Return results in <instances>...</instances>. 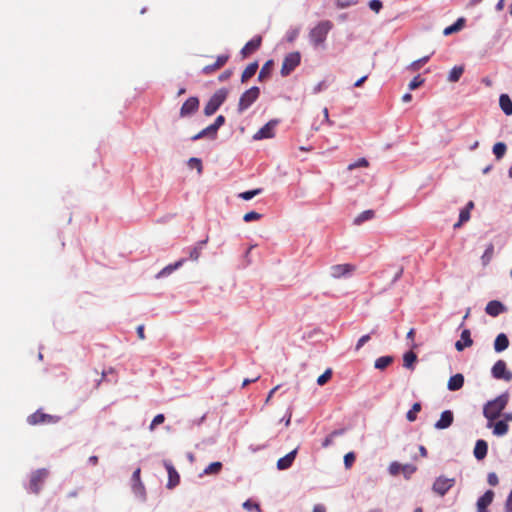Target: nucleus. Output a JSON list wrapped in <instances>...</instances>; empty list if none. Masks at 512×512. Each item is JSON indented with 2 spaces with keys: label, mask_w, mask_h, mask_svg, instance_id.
I'll return each instance as SVG.
<instances>
[{
  "label": "nucleus",
  "mask_w": 512,
  "mask_h": 512,
  "mask_svg": "<svg viewBox=\"0 0 512 512\" xmlns=\"http://www.w3.org/2000/svg\"><path fill=\"white\" fill-rule=\"evenodd\" d=\"M509 401L507 392L499 395L495 399L488 401L483 408V415L489 421L488 427L492 426V421L497 419L505 409Z\"/></svg>",
  "instance_id": "obj_1"
},
{
  "label": "nucleus",
  "mask_w": 512,
  "mask_h": 512,
  "mask_svg": "<svg viewBox=\"0 0 512 512\" xmlns=\"http://www.w3.org/2000/svg\"><path fill=\"white\" fill-rule=\"evenodd\" d=\"M332 27L333 24L329 20L319 22L309 33L310 41L315 46L323 44Z\"/></svg>",
  "instance_id": "obj_2"
},
{
  "label": "nucleus",
  "mask_w": 512,
  "mask_h": 512,
  "mask_svg": "<svg viewBox=\"0 0 512 512\" xmlns=\"http://www.w3.org/2000/svg\"><path fill=\"white\" fill-rule=\"evenodd\" d=\"M227 97V90L220 89L216 91L204 107V114L206 116L213 115L219 107L224 103Z\"/></svg>",
  "instance_id": "obj_3"
},
{
  "label": "nucleus",
  "mask_w": 512,
  "mask_h": 512,
  "mask_svg": "<svg viewBox=\"0 0 512 512\" xmlns=\"http://www.w3.org/2000/svg\"><path fill=\"white\" fill-rule=\"evenodd\" d=\"M260 95V89L256 86L251 87L246 90L239 99L238 102V112L241 114L246 111L258 98Z\"/></svg>",
  "instance_id": "obj_4"
},
{
  "label": "nucleus",
  "mask_w": 512,
  "mask_h": 512,
  "mask_svg": "<svg viewBox=\"0 0 512 512\" xmlns=\"http://www.w3.org/2000/svg\"><path fill=\"white\" fill-rule=\"evenodd\" d=\"M60 419L61 418L57 415L46 414L42 410H37L28 416L27 422L30 425L56 424L60 421Z\"/></svg>",
  "instance_id": "obj_5"
},
{
  "label": "nucleus",
  "mask_w": 512,
  "mask_h": 512,
  "mask_svg": "<svg viewBox=\"0 0 512 512\" xmlns=\"http://www.w3.org/2000/svg\"><path fill=\"white\" fill-rule=\"evenodd\" d=\"M48 474V470L44 468L34 471L30 477L29 490L34 494H38Z\"/></svg>",
  "instance_id": "obj_6"
},
{
  "label": "nucleus",
  "mask_w": 512,
  "mask_h": 512,
  "mask_svg": "<svg viewBox=\"0 0 512 512\" xmlns=\"http://www.w3.org/2000/svg\"><path fill=\"white\" fill-rule=\"evenodd\" d=\"M455 478L439 476L432 485V490L439 496H444L454 485Z\"/></svg>",
  "instance_id": "obj_7"
},
{
  "label": "nucleus",
  "mask_w": 512,
  "mask_h": 512,
  "mask_svg": "<svg viewBox=\"0 0 512 512\" xmlns=\"http://www.w3.org/2000/svg\"><path fill=\"white\" fill-rule=\"evenodd\" d=\"M300 59L301 56L299 52H291L286 55L282 63L281 75H289L300 64Z\"/></svg>",
  "instance_id": "obj_8"
},
{
  "label": "nucleus",
  "mask_w": 512,
  "mask_h": 512,
  "mask_svg": "<svg viewBox=\"0 0 512 512\" xmlns=\"http://www.w3.org/2000/svg\"><path fill=\"white\" fill-rule=\"evenodd\" d=\"M277 125L278 120H270L254 134L253 139L262 140L273 138L275 136V128Z\"/></svg>",
  "instance_id": "obj_9"
},
{
  "label": "nucleus",
  "mask_w": 512,
  "mask_h": 512,
  "mask_svg": "<svg viewBox=\"0 0 512 512\" xmlns=\"http://www.w3.org/2000/svg\"><path fill=\"white\" fill-rule=\"evenodd\" d=\"M492 375L496 379H503L510 381L512 379V372L507 369L505 361L498 360L492 367Z\"/></svg>",
  "instance_id": "obj_10"
},
{
  "label": "nucleus",
  "mask_w": 512,
  "mask_h": 512,
  "mask_svg": "<svg viewBox=\"0 0 512 512\" xmlns=\"http://www.w3.org/2000/svg\"><path fill=\"white\" fill-rule=\"evenodd\" d=\"M355 270H356L355 265L349 264V263L333 265L330 268L331 276L336 279L349 276Z\"/></svg>",
  "instance_id": "obj_11"
},
{
  "label": "nucleus",
  "mask_w": 512,
  "mask_h": 512,
  "mask_svg": "<svg viewBox=\"0 0 512 512\" xmlns=\"http://www.w3.org/2000/svg\"><path fill=\"white\" fill-rule=\"evenodd\" d=\"M199 109V99L197 97H189L180 108V117H188L196 113Z\"/></svg>",
  "instance_id": "obj_12"
},
{
  "label": "nucleus",
  "mask_w": 512,
  "mask_h": 512,
  "mask_svg": "<svg viewBox=\"0 0 512 512\" xmlns=\"http://www.w3.org/2000/svg\"><path fill=\"white\" fill-rule=\"evenodd\" d=\"M261 44H262V37L260 35L252 38L241 49L240 53L242 55V58H247L249 55L256 52L261 47Z\"/></svg>",
  "instance_id": "obj_13"
},
{
  "label": "nucleus",
  "mask_w": 512,
  "mask_h": 512,
  "mask_svg": "<svg viewBox=\"0 0 512 512\" xmlns=\"http://www.w3.org/2000/svg\"><path fill=\"white\" fill-rule=\"evenodd\" d=\"M229 60L228 54L219 55L213 64L206 65L202 69V73L205 75H211L214 72L221 69Z\"/></svg>",
  "instance_id": "obj_14"
},
{
  "label": "nucleus",
  "mask_w": 512,
  "mask_h": 512,
  "mask_svg": "<svg viewBox=\"0 0 512 512\" xmlns=\"http://www.w3.org/2000/svg\"><path fill=\"white\" fill-rule=\"evenodd\" d=\"M164 466L168 473L167 488L173 489L179 484L180 476H179L178 472L176 471V469L174 468V466L170 462L165 461Z\"/></svg>",
  "instance_id": "obj_15"
},
{
  "label": "nucleus",
  "mask_w": 512,
  "mask_h": 512,
  "mask_svg": "<svg viewBox=\"0 0 512 512\" xmlns=\"http://www.w3.org/2000/svg\"><path fill=\"white\" fill-rule=\"evenodd\" d=\"M494 492L486 491L477 501V512H488L487 507L492 503Z\"/></svg>",
  "instance_id": "obj_16"
},
{
  "label": "nucleus",
  "mask_w": 512,
  "mask_h": 512,
  "mask_svg": "<svg viewBox=\"0 0 512 512\" xmlns=\"http://www.w3.org/2000/svg\"><path fill=\"white\" fill-rule=\"evenodd\" d=\"M454 416L450 410H446L441 413L440 419L435 423L436 429H446L453 423Z\"/></svg>",
  "instance_id": "obj_17"
},
{
  "label": "nucleus",
  "mask_w": 512,
  "mask_h": 512,
  "mask_svg": "<svg viewBox=\"0 0 512 512\" xmlns=\"http://www.w3.org/2000/svg\"><path fill=\"white\" fill-rule=\"evenodd\" d=\"M504 310V305L497 300H492L488 302V304L485 307V312L492 317H497L499 314L504 312Z\"/></svg>",
  "instance_id": "obj_18"
},
{
  "label": "nucleus",
  "mask_w": 512,
  "mask_h": 512,
  "mask_svg": "<svg viewBox=\"0 0 512 512\" xmlns=\"http://www.w3.org/2000/svg\"><path fill=\"white\" fill-rule=\"evenodd\" d=\"M297 454V449H294L293 451L286 454L284 457L280 458L277 461V468L279 470H285L291 467L293 461L295 460Z\"/></svg>",
  "instance_id": "obj_19"
},
{
  "label": "nucleus",
  "mask_w": 512,
  "mask_h": 512,
  "mask_svg": "<svg viewBox=\"0 0 512 512\" xmlns=\"http://www.w3.org/2000/svg\"><path fill=\"white\" fill-rule=\"evenodd\" d=\"M473 344V340L471 339L470 330L465 329L461 333V340L455 343V348L458 351H462L465 347H470Z\"/></svg>",
  "instance_id": "obj_20"
},
{
  "label": "nucleus",
  "mask_w": 512,
  "mask_h": 512,
  "mask_svg": "<svg viewBox=\"0 0 512 512\" xmlns=\"http://www.w3.org/2000/svg\"><path fill=\"white\" fill-rule=\"evenodd\" d=\"M464 385V376L460 373L451 376L448 380L447 387L450 391H457Z\"/></svg>",
  "instance_id": "obj_21"
},
{
  "label": "nucleus",
  "mask_w": 512,
  "mask_h": 512,
  "mask_svg": "<svg viewBox=\"0 0 512 512\" xmlns=\"http://www.w3.org/2000/svg\"><path fill=\"white\" fill-rule=\"evenodd\" d=\"M488 451V445L485 440H477L474 447V456L477 460H482L486 457Z\"/></svg>",
  "instance_id": "obj_22"
},
{
  "label": "nucleus",
  "mask_w": 512,
  "mask_h": 512,
  "mask_svg": "<svg viewBox=\"0 0 512 512\" xmlns=\"http://www.w3.org/2000/svg\"><path fill=\"white\" fill-rule=\"evenodd\" d=\"M140 473H141L140 468H137L133 472V475H132L133 491L136 494L144 495L145 488H144L143 483L141 482Z\"/></svg>",
  "instance_id": "obj_23"
},
{
  "label": "nucleus",
  "mask_w": 512,
  "mask_h": 512,
  "mask_svg": "<svg viewBox=\"0 0 512 512\" xmlns=\"http://www.w3.org/2000/svg\"><path fill=\"white\" fill-rule=\"evenodd\" d=\"M509 346V339L504 333H500L497 335L494 341V349L496 352H502L507 349Z\"/></svg>",
  "instance_id": "obj_24"
},
{
  "label": "nucleus",
  "mask_w": 512,
  "mask_h": 512,
  "mask_svg": "<svg viewBox=\"0 0 512 512\" xmlns=\"http://www.w3.org/2000/svg\"><path fill=\"white\" fill-rule=\"evenodd\" d=\"M499 105L507 116L512 115V100L507 94L500 95Z\"/></svg>",
  "instance_id": "obj_25"
},
{
  "label": "nucleus",
  "mask_w": 512,
  "mask_h": 512,
  "mask_svg": "<svg viewBox=\"0 0 512 512\" xmlns=\"http://www.w3.org/2000/svg\"><path fill=\"white\" fill-rule=\"evenodd\" d=\"M257 70H258V63L257 62L250 63L242 72L241 82L242 83L247 82L250 78H252L256 74Z\"/></svg>",
  "instance_id": "obj_26"
},
{
  "label": "nucleus",
  "mask_w": 512,
  "mask_h": 512,
  "mask_svg": "<svg viewBox=\"0 0 512 512\" xmlns=\"http://www.w3.org/2000/svg\"><path fill=\"white\" fill-rule=\"evenodd\" d=\"M216 135H217V131L211 125H209L208 127L201 130L199 133L192 136L191 140L196 141V140L202 139L204 137L215 138Z\"/></svg>",
  "instance_id": "obj_27"
},
{
  "label": "nucleus",
  "mask_w": 512,
  "mask_h": 512,
  "mask_svg": "<svg viewBox=\"0 0 512 512\" xmlns=\"http://www.w3.org/2000/svg\"><path fill=\"white\" fill-rule=\"evenodd\" d=\"M185 262L184 259H181L179 261H177L176 263L174 264H170L166 267H164L157 275H156V278H161V277H164V276H167L169 274H171L173 271H175L176 269H178L179 267H181L183 265V263Z\"/></svg>",
  "instance_id": "obj_28"
},
{
  "label": "nucleus",
  "mask_w": 512,
  "mask_h": 512,
  "mask_svg": "<svg viewBox=\"0 0 512 512\" xmlns=\"http://www.w3.org/2000/svg\"><path fill=\"white\" fill-rule=\"evenodd\" d=\"M394 361L392 356H381L375 360L374 367L379 370L386 369Z\"/></svg>",
  "instance_id": "obj_29"
},
{
  "label": "nucleus",
  "mask_w": 512,
  "mask_h": 512,
  "mask_svg": "<svg viewBox=\"0 0 512 512\" xmlns=\"http://www.w3.org/2000/svg\"><path fill=\"white\" fill-rule=\"evenodd\" d=\"M509 426L506 421H498L493 425V434L496 436H504L507 434Z\"/></svg>",
  "instance_id": "obj_30"
},
{
  "label": "nucleus",
  "mask_w": 512,
  "mask_h": 512,
  "mask_svg": "<svg viewBox=\"0 0 512 512\" xmlns=\"http://www.w3.org/2000/svg\"><path fill=\"white\" fill-rule=\"evenodd\" d=\"M273 60H268L261 68L258 79L260 81H263L264 79L268 78L271 74V71L273 69Z\"/></svg>",
  "instance_id": "obj_31"
},
{
  "label": "nucleus",
  "mask_w": 512,
  "mask_h": 512,
  "mask_svg": "<svg viewBox=\"0 0 512 512\" xmlns=\"http://www.w3.org/2000/svg\"><path fill=\"white\" fill-rule=\"evenodd\" d=\"M463 26H464V19L459 18L454 24L446 27L443 31V34L445 36L451 35L455 32L460 31L463 28Z\"/></svg>",
  "instance_id": "obj_32"
},
{
  "label": "nucleus",
  "mask_w": 512,
  "mask_h": 512,
  "mask_svg": "<svg viewBox=\"0 0 512 512\" xmlns=\"http://www.w3.org/2000/svg\"><path fill=\"white\" fill-rule=\"evenodd\" d=\"M463 72H464L463 66L453 67L448 75V81L452 82V83L457 82L460 79V77L462 76Z\"/></svg>",
  "instance_id": "obj_33"
},
{
  "label": "nucleus",
  "mask_w": 512,
  "mask_h": 512,
  "mask_svg": "<svg viewBox=\"0 0 512 512\" xmlns=\"http://www.w3.org/2000/svg\"><path fill=\"white\" fill-rule=\"evenodd\" d=\"M417 360V355L413 351L406 352L403 357L404 367L408 369L414 368V363Z\"/></svg>",
  "instance_id": "obj_34"
},
{
  "label": "nucleus",
  "mask_w": 512,
  "mask_h": 512,
  "mask_svg": "<svg viewBox=\"0 0 512 512\" xmlns=\"http://www.w3.org/2000/svg\"><path fill=\"white\" fill-rule=\"evenodd\" d=\"M493 255H494V245L492 243H490L487 246L485 252L483 253V255L481 257L483 266H487L490 263V261L493 258Z\"/></svg>",
  "instance_id": "obj_35"
},
{
  "label": "nucleus",
  "mask_w": 512,
  "mask_h": 512,
  "mask_svg": "<svg viewBox=\"0 0 512 512\" xmlns=\"http://www.w3.org/2000/svg\"><path fill=\"white\" fill-rule=\"evenodd\" d=\"M506 151H507V146L503 142H497L493 146V153L498 160L501 159L505 155Z\"/></svg>",
  "instance_id": "obj_36"
},
{
  "label": "nucleus",
  "mask_w": 512,
  "mask_h": 512,
  "mask_svg": "<svg viewBox=\"0 0 512 512\" xmlns=\"http://www.w3.org/2000/svg\"><path fill=\"white\" fill-rule=\"evenodd\" d=\"M421 410V404L416 402L412 405V408L407 412L406 418L409 422H413L417 419V414Z\"/></svg>",
  "instance_id": "obj_37"
},
{
  "label": "nucleus",
  "mask_w": 512,
  "mask_h": 512,
  "mask_svg": "<svg viewBox=\"0 0 512 512\" xmlns=\"http://www.w3.org/2000/svg\"><path fill=\"white\" fill-rule=\"evenodd\" d=\"M374 217L373 210H366L360 213L354 220V223L357 225L362 224L364 221L370 220Z\"/></svg>",
  "instance_id": "obj_38"
},
{
  "label": "nucleus",
  "mask_w": 512,
  "mask_h": 512,
  "mask_svg": "<svg viewBox=\"0 0 512 512\" xmlns=\"http://www.w3.org/2000/svg\"><path fill=\"white\" fill-rule=\"evenodd\" d=\"M221 469H222L221 462H213L205 468L204 473L205 474H218Z\"/></svg>",
  "instance_id": "obj_39"
},
{
  "label": "nucleus",
  "mask_w": 512,
  "mask_h": 512,
  "mask_svg": "<svg viewBox=\"0 0 512 512\" xmlns=\"http://www.w3.org/2000/svg\"><path fill=\"white\" fill-rule=\"evenodd\" d=\"M470 218V211L468 209H462L459 214V221L454 224V228H459L464 222Z\"/></svg>",
  "instance_id": "obj_40"
},
{
  "label": "nucleus",
  "mask_w": 512,
  "mask_h": 512,
  "mask_svg": "<svg viewBox=\"0 0 512 512\" xmlns=\"http://www.w3.org/2000/svg\"><path fill=\"white\" fill-rule=\"evenodd\" d=\"M261 192H262V189H260V188L254 189V190H249V191L240 193L239 197L242 198L243 200H250L253 197L259 195Z\"/></svg>",
  "instance_id": "obj_41"
},
{
  "label": "nucleus",
  "mask_w": 512,
  "mask_h": 512,
  "mask_svg": "<svg viewBox=\"0 0 512 512\" xmlns=\"http://www.w3.org/2000/svg\"><path fill=\"white\" fill-rule=\"evenodd\" d=\"M332 377V370L327 369L323 374L317 378V384L320 386L325 385Z\"/></svg>",
  "instance_id": "obj_42"
},
{
  "label": "nucleus",
  "mask_w": 512,
  "mask_h": 512,
  "mask_svg": "<svg viewBox=\"0 0 512 512\" xmlns=\"http://www.w3.org/2000/svg\"><path fill=\"white\" fill-rule=\"evenodd\" d=\"M375 333H376V329H373L370 334H366V335H363L362 337H360L356 344L355 350L359 351L364 346V344H366L371 339V334H375Z\"/></svg>",
  "instance_id": "obj_43"
},
{
  "label": "nucleus",
  "mask_w": 512,
  "mask_h": 512,
  "mask_svg": "<svg viewBox=\"0 0 512 512\" xmlns=\"http://www.w3.org/2000/svg\"><path fill=\"white\" fill-rule=\"evenodd\" d=\"M430 59V56H424L414 62L411 63L410 65V69L413 70V71H416V70H419L422 65H424L425 63H427Z\"/></svg>",
  "instance_id": "obj_44"
},
{
  "label": "nucleus",
  "mask_w": 512,
  "mask_h": 512,
  "mask_svg": "<svg viewBox=\"0 0 512 512\" xmlns=\"http://www.w3.org/2000/svg\"><path fill=\"white\" fill-rule=\"evenodd\" d=\"M401 468V473H403L407 479L410 478L411 475L417 470L416 466L412 464H404Z\"/></svg>",
  "instance_id": "obj_45"
},
{
  "label": "nucleus",
  "mask_w": 512,
  "mask_h": 512,
  "mask_svg": "<svg viewBox=\"0 0 512 512\" xmlns=\"http://www.w3.org/2000/svg\"><path fill=\"white\" fill-rule=\"evenodd\" d=\"M368 166H369V162L365 158H360L357 161H355L354 163L349 164L347 169L351 171L358 167H368Z\"/></svg>",
  "instance_id": "obj_46"
},
{
  "label": "nucleus",
  "mask_w": 512,
  "mask_h": 512,
  "mask_svg": "<svg viewBox=\"0 0 512 512\" xmlns=\"http://www.w3.org/2000/svg\"><path fill=\"white\" fill-rule=\"evenodd\" d=\"M243 508L247 511L255 510L256 512H262L260 505L257 503L252 502L251 500H246L243 503Z\"/></svg>",
  "instance_id": "obj_47"
},
{
  "label": "nucleus",
  "mask_w": 512,
  "mask_h": 512,
  "mask_svg": "<svg viewBox=\"0 0 512 512\" xmlns=\"http://www.w3.org/2000/svg\"><path fill=\"white\" fill-rule=\"evenodd\" d=\"M188 164L191 168H196L198 173H202V161L199 158L192 157L189 159Z\"/></svg>",
  "instance_id": "obj_48"
},
{
  "label": "nucleus",
  "mask_w": 512,
  "mask_h": 512,
  "mask_svg": "<svg viewBox=\"0 0 512 512\" xmlns=\"http://www.w3.org/2000/svg\"><path fill=\"white\" fill-rule=\"evenodd\" d=\"M262 217V215L258 212H255V211H250V212H247L244 216H243V220L245 222H251V221H256V220H259L260 218Z\"/></svg>",
  "instance_id": "obj_49"
},
{
  "label": "nucleus",
  "mask_w": 512,
  "mask_h": 512,
  "mask_svg": "<svg viewBox=\"0 0 512 512\" xmlns=\"http://www.w3.org/2000/svg\"><path fill=\"white\" fill-rule=\"evenodd\" d=\"M401 467H402V464H400L398 462H392L389 465V473L393 476H396L401 473V469H402Z\"/></svg>",
  "instance_id": "obj_50"
},
{
  "label": "nucleus",
  "mask_w": 512,
  "mask_h": 512,
  "mask_svg": "<svg viewBox=\"0 0 512 512\" xmlns=\"http://www.w3.org/2000/svg\"><path fill=\"white\" fill-rule=\"evenodd\" d=\"M424 83V79L421 78L419 75L414 77L410 83H409V89L414 90L418 87H420Z\"/></svg>",
  "instance_id": "obj_51"
},
{
  "label": "nucleus",
  "mask_w": 512,
  "mask_h": 512,
  "mask_svg": "<svg viewBox=\"0 0 512 512\" xmlns=\"http://www.w3.org/2000/svg\"><path fill=\"white\" fill-rule=\"evenodd\" d=\"M164 420H165V417H164V415H163V414H158V415H156V416L153 418V420H152V422H151V424H150V430H154V428H155L157 425L162 424V423L164 422Z\"/></svg>",
  "instance_id": "obj_52"
},
{
  "label": "nucleus",
  "mask_w": 512,
  "mask_h": 512,
  "mask_svg": "<svg viewBox=\"0 0 512 512\" xmlns=\"http://www.w3.org/2000/svg\"><path fill=\"white\" fill-rule=\"evenodd\" d=\"M359 0H335L337 7L346 8L355 5Z\"/></svg>",
  "instance_id": "obj_53"
},
{
  "label": "nucleus",
  "mask_w": 512,
  "mask_h": 512,
  "mask_svg": "<svg viewBox=\"0 0 512 512\" xmlns=\"http://www.w3.org/2000/svg\"><path fill=\"white\" fill-rule=\"evenodd\" d=\"M355 461V454L353 452H349L344 456V464L346 468H350Z\"/></svg>",
  "instance_id": "obj_54"
},
{
  "label": "nucleus",
  "mask_w": 512,
  "mask_h": 512,
  "mask_svg": "<svg viewBox=\"0 0 512 512\" xmlns=\"http://www.w3.org/2000/svg\"><path fill=\"white\" fill-rule=\"evenodd\" d=\"M369 8L375 13H379L382 9V2L379 0H371L369 2Z\"/></svg>",
  "instance_id": "obj_55"
},
{
  "label": "nucleus",
  "mask_w": 512,
  "mask_h": 512,
  "mask_svg": "<svg viewBox=\"0 0 512 512\" xmlns=\"http://www.w3.org/2000/svg\"><path fill=\"white\" fill-rule=\"evenodd\" d=\"M487 482L491 486H496L499 483L498 476L494 472H490L487 476Z\"/></svg>",
  "instance_id": "obj_56"
},
{
  "label": "nucleus",
  "mask_w": 512,
  "mask_h": 512,
  "mask_svg": "<svg viewBox=\"0 0 512 512\" xmlns=\"http://www.w3.org/2000/svg\"><path fill=\"white\" fill-rule=\"evenodd\" d=\"M225 122V117L223 115H219L217 116V118L215 119L214 123L211 124V126L216 130L218 131V129L224 124Z\"/></svg>",
  "instance_id": "obj_57"
},
{
  "label": "nucleus",
  "mask_w": 512,
  "mask_h": 512,
  "mask_svg": "<svg viewBox=\"0 0 512 512\" xmlns=\"http://www.w3.org/2000/svg\"><path fill=\"white\" fill-rule=\"evenodd\" d=\"M414 336H415V329L411 328L407 333V339L411 340V344H410L411 349L417 348V344L414 342Z\"/></svg>",
  "instance_id": "obj_58"
},
{
  "label": "nucleus",
  "mask_w": 512,
  "mask_h": 512,
  "mask_svg": "<svg viewBox=\"0 0 512 512\" xmlns=\"http://www.w3.org/2000/svg\"><path fill=\"white\" fill-rule=\"evenodd\" d=\"M341 432L339 431H334L332 432L328 437H326V439L324 440L323 442V446L324 447H327L328 445H330L332 442H333V438L334 436L340 434Z\"/></svg>",
  "instance_id": "obj_59"
},
{
  "label": "nucleus",
  "mask_w": 512,
  "mask_h": 512,
  "mask_svg": "<svg viewBox=\"0 0 512 512\" xmlns=\"http://www.w3.org/2000/svg\"><path fill=\"white\" fill-rule=\"evenodd\" d=\"M505 511L512 512V490L510 491V493L507 497L506 504H505Z\"/></svg>",
  "instance_id": "obj_60"
},
{
  "label": "nucleus",
  "mask_w": 512,
  "mask_h": 512,
  "mask_svg": "<svg viewBox=\"0 0 512 512\" xmlns=\"http://www.w3.org/2000/svg\"><path fill=\"white\" fill-rule=\"evenodd\" d=\"M200 250H201V247L200 248H198V247L193 248L191 250V252H190V258L192 260H195V261L198 260V258L200 256Z\"/></svg>",
  "instance_id": "obj_61"
},
{
  "label": "nucleus",
  "mask_w": 512,
  "mask_h": 512,
  "mask_svg": "<svg viewBox=\"0 0 512 512\" xmlns=\"http://www.w3.org/2000/svg\"><path fill=\"white\" fill-rule=\"evenodd\" d=\"M231 75H232V71L226 70L219 76V81H221V82L226 81L227 79H229L231 77Z\"/></svg>",
  "instance_id": "obj_62"
},
{
  "label": "nucleus",
  "mask_w": 512,
  "mask_h": 512,
  "mask_svg": "<svg viewBox=\"0 0 512 512\" xmlns=\"http://www.w3.org/2000/svg\"><path fill=\"white\" fill-rule=\"evenodd\" d=\"M136 331H137V335H138L139 339L144 340L145 339L144 325H139L137 327Z\"/></svg>",
  "instance_id": "obj_63"
},
{
  "label": "nucleus",
  "mask_w": 512,
  "mask_h": 512,
  "mask_svg": "<svg viewBox=\"0 0 512 512\" xmlns=\"http://www.w3.org/2000/svg\"><path fill=\"white\" fill-rule=\"evenodd\" d=\"M312 512H326V508L322 504H317L313 507Z\"/></svg>",
  "instance_id": "obj_64"
}]
</instances>
